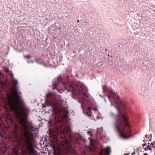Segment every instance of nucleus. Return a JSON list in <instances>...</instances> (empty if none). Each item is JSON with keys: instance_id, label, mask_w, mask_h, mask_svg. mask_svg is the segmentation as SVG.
I'll list each match as a JSON object with an SVG mask.
<instances>
[{"instance_id": "f257e3e1", "label": "nucleus", "mask_w": 155, "mask_h": 155, "mask_svg": "<svg viewBox=\"0 0 155 155\" xmlns=\"http://www.w3.org/2000/svg\"><path fill=\"white\" fill-rule=\"evenodd\" d=\"M102 88L104 93H109L110 95L106 96V97L111 103V106H113L111 97L114 100L115 103L117 106L114 105V107L116 108L118 114L115 117L114 125L116 130L119 134L120 137L124 139H128L130 138L131 131L129 128L130 127V122L128 120V116L126 112L121 113V109H124L127 108L126 106L122 101H119V98L117 94L114 93L112 89L110 87H107L105 86H103Z\"/></svg>"}, {"instance_id": "f03ea898", "label": "nucleus", "mask_w": 155, "mask_h": 155, "mask_svg": "<svg viewBox=\"0 0 155 155\" xmlns=\"http://www.w3.org/2000/svg\"><path fill=\"white\" fill-rule=\"evenodd\" d=\"M69 86L72 90L66 89L67 92L71 91L73 98L77 100L78 101H79V102H80L79 99L81 97H82L83 102L81 103L84 114L90 119H93V115L91 114V110H93L95 112H97L98 110L96 107L94 108L92 107V104L91 101L86 99H88L90 96L88 92L87 88L83 84L78 85L74 83L69 84Z\"/></svg>"}, {"instance_id": "7ed1b4c3", "label": "nucleus", "mask_w": 155, "mask_h": 155, "mask_svg": "<svg viewBox=\"0 0 155 155\" xmlns=\"http://www.w3.org/2000/svg\"><path fill=\"white\" fill-rule=\"evenodd\" d=\"M21 124L22 127L21 130L23 132V133H21L23 135L22 140L23 142V146L25 150H28L29 149L31 143V139L29 137L28 127L26 124L25 125L22 124L21 123Z\"/></svg>"}, {"instance_id": "20e7f679", "label": "nucleus", "mask_w": 155, "mask_h": 155, "mask_svg": "<svg viewBox=\"0 0 155 155\" xmlns=\"http://www.w3.org/2000/svg\"><path fill=\"white\" fill-rule=\"evenodd\" d=\"M62 78L61 77L59 76L57 78H55L53 79L52 81L53 89L54 90L55 89L58 91V92L60 93H61L62 91L59 90L58 86V83L62 82Z\"/></svg>"}, {"instance_id": "39448f33", "label": "nucleus", "mask_w": 155, "mask_h": 155, "mask_svg": "<svg viewBox=\"0 0 155 155\" xmlns=\"http://www.w3.org/2000/svg\"><path fill=\"white\" fill-rule=\"evenodd\" d=\"M101 152L99 155H109L111 152L110 148L109 146H107L106 148H103L101 150Z\"/></svg>"}, {"instance_id": "423d86ee", "label": "nucleus", "mask_w": 155, "mask_h": 155, "mask_svg": "<svg viewBox=\"0 0 155 155\" xmlns=\"http://www.w3.org/2000/svg\"><path fill=\"white\" fill-rule=\"evenodd\" d=\"M152 68V66H150L149 65H146L143 67V70H146L147 71H150Z\"/></svg>"}, {"instance_id": "0eeeda50", "label": "nucleus", "mask_w": 155, "mask_h": 155, "mask_svg": "<svg viewBox=\"0 0 155 155\" xmlns=\"http://www.w3.org/2000/svg\"><path fill=\"white\" fill-rule=\"evenodd\" d=\"M53 120L51 118H50L49 120L48 121V123L49 124V125L50 127H52L53 125Z\"/></svg>"}, {"instance_id": "6e6552de", "label": "nucleus", "mask_w": 155, "mask_h": 155, "mask_svg": "<svg viewBox=\"0 0 155 155\" xmlns=\"http://www.w3.org/2000/svg\"><path fill=\"white\" fill-rule=\"evenodd\" d=\"M35 61L36 62L40 64H42V61L41 58H36L35 59Z\"/></svg>"}, {"instance_id": "1a4fd4ad", "label": "nucleus", "mask_w": 155, "mask_h": 155, "mask_svg": "<svg viewBox=\"0 0 155 155\" xmlns=\"http://www.w3.org/2000/svg\"><path fill=\"white\" fill-rule=\"evenodd\" d=\"M143 149L145 151H147L148 150L151 151L152 150L150 144V145H148L146 147H143Z\"/></svg>"}, {"instance_id": "9d476101", "label": "nucleus", "mask_w": 155, "mask_h": 155, "mask_svg": "<svg viewBox=\"0 0 155 155\" xmlns=\"http://www.w3.org/2000/svg\"><path fill=\"white\" fill-rule=\"evenodd\" d=\"M20 94H21V92H20L19 93L16 94V97L18 98V101H19L21 100V99H22L21 98L22 96L20 95Z\"/></svg>"}, {"instance_id": "9b49d317", "label": "nucleus", "mask_w": 155, "mask_h": 155, "mask_svg": "<svg viewBox=\"0 0 155 155\" xmlns=\"http://www.w3.org/2000/svg\"><path fill=\"white\" fill-rule=\"evenodd\" d=\"M20 94H21V92H20L19 93L16 94V97L18 98V101H19L21 100V99H22L21 98L22 96L20 95Z\"/></svg>"}, {"instance_id": "f8f14e48", "label": "nucleus", "mask_w": 155, "mask_h": 155, "mask_svg": "<svg viewBox=\"0 0 155 155\" xmlns=\"http://www.w3.org/2000/svg\"><path fill=\"white\" fill-rule=\"evenodd\" d=\"M8 74H11L12 79L13 81H14L15 79L14 77L13 74L12 73V71H10L8 69Z\"/></svg>"}, {"instance_id": "ddd939ff", "label": "nucleus", "mask_w": 155, "mask_h": 155, "mask_svg": "<svg viewBox=\"0 0 155 155\" xmlns=\"http://www.w3.org/2000/svg\"><path fill=\"white\" fill-rule=\"evenodd\" d=\"M18 101L20 103L22 104V105L23 107H25V102H24V100L22 99H21V100L19 101Z\"/></svg>"}, {"instance_id": "4468645a", "label": "nucleus", "mask_w": 155, "mask_h": 155, "mask_svg": "<svg viewBox=\"0 0 155 155\" xmlns=\"http://www.w3.org/2000/svg\"><path fill=\"white\" fill-rule=\"evenodd\" d=\"M13 82L15 84V87H17V84L18 83L17 80L16 79H15L13 81Z\"/></svg>"}, {"instance_id": "2eb2a0df", "label": "nucleus", "mask_w": 155, "mask_h": 155, "mask_svg": "<svg viewBox=\"0 0 155 155\" xmlns=\"http://www.w3.org/2000/svg\"><path fill=\"white\" fill-rule=\"evenodd\" d=\"M150 144L151 146V147H152L155 148V141H153V142L151 143Z\"/></svg>"}, {"instance_id": "dca6fc26", "label": "nucleus", "mask_w": 155, "mask_h": 155, "mask_svg": "<svg viewBox=\"0 0 155 155\" xmlns=\"http://www.w3.org/2000/svg\"><path fill=\"white\" fill-rule=\"evenodd\" d=\"M107 95H104L103 96L104 97V101L105 102H106V101H107V100H106V98H108L106 96H107Z\"/></svg>"}, {"instance_id": "f3484780", "label": "nucleus", "mask_w": 155, "mask_h": 155, "mask_svg": "<svg viewBox=\"0 0 155 155\" xmlns=\"http://www.w3.org/2000/svg\"><path fill=\"white\" fill-rule=\"evenodd\" d=\"M29 115V114L28 113V112H26L25 113V117L26 118H27L28 116Z\"/></svg>"}, {"instance_id": "a211bd4d", "label": "nucleus", "mask_w": 155, "mask_h": 155, "mask_svg": "<svg viewBox=\"0 0 155 155\" xmlns=\"http://www.w3.org/2000/svg\"><path fill=\"white\" fill-rule=\"evenodd\" d=\"M31 58V56L30 55H25V58Z\"/></svg>"}, {"instance_id": "6ab92c4d", "label": "nucleus", "mask_w": 155, "mask_h": 155, "mask_svg": "<svg viewBox=\"0 0 155 155\" xmlns=\"http://www.w3.org/2000/svg\"><path fill=\"white\" fill-rule=\"evenodd\" d=\"M45 101L46 103L47 104V106H49L50 105V103L47 101V99L45 100Z\"/></svg>"}, {"instance_id": "aec40b11", "label": "nucleus", "mask_w": 155, "mask_h": 155, "mask_svg": "<svg viewBox=\"0 0 155 155\" xmlns=\"http://www.w3.org/2000/svg\"><path fill=\"white\" fill-rule=\"evenodd\" d=\"M65 113H66L67 114H68L69 113V112L68 110L65 109Z\"/></svg>"}, {"instance_id": "412c9836", "label": "nucleus", "mask_w": 155, "mask_h": 155, "mask_svg": "<svg viewBox=\"0 0 155 155\" xmlns=\"http://www.w3.org/2000/svg\"><path fill=\"white\" fill-rule=\"evenodd\" d=\"M147 145V143H143L142 144V147H143H143H145L144 146Z\"/></svg>"}, {"instance_id": "4be33fe9", "label": "nucleus", "mask_w": 155, "mask_h": 155, "mask_svg": "<svg viewBox=\"0 0 155 155\" xmlns=\"http://www.w3.org/2000/svg\"><path fill=\"white\" fill-rule=\"evenodd\" d=\"M15 93L16 94H17L19 92L18 91V89H17L15 91Z\"/></svg>"}, {"instance_id": "5701e85b", "label": "nucleus", "mask_w": 155, "mask_h": 155, "mask_svg": "<svg viewBox=\"0 0 155 155\" xmlns=\"http://www.w3.org/2000/svg\"><path fill=\"white\" fill-rule=\"evenodd\" d=\"M29 125L30 126V127H31V128H33H33H34L33 126L31 124H29Z\"/></svg>"}, {"instance_id": "b1692460", "label": "nucleus", "mask_w": 155, "mask_h": 155, "mask_svg": "<svg viewBox=\"0 0 155 155\" xmlns=\"http://www.w3.org/2000/svg\"><path fill=\"white\" fill-rule=\"evenodd\" d=\"M110 115L111 116H114V114L113 112H110Z\"/></svg>"}, {"instance_id": "393cba45", "label": "nucleus", "mask_w": 155, "mask_h": 155, "mask_svg": "<svg viewBox=\"0 0 155 155\" xmlns=\"http://www.w3.org/2000/svg\"><path fill=\"white\" fill-rule=\"evenodd\" d=\"M145 137L146 138H147L148 137L149 138V137H148V136L147 135H145Z\"/></svg>"}, {"instance_id": "a878e982", "label": "nucleus", "mask_w": 155, "mask_h": 155, "mask_svg": "<svg viewBox=\"0 0 155 155\" xmlns=\"http://www.w3.org/2000/svg\"><path fill=\"white\" fill-rule=\"evenodd\" d=\"M83 141L84 142H86L87 141V140L84 139H83Z\"/></svg>"}, {"instance_id": "bb28decb", "label": "nucleus", "mask_w": 155, "mask_h": 155, "mask_svg": "<svg viewBox=\"0 0 155 155\" xmlns=\"http://www.w3.org/2000/svg\"><path fill=\"white\" fill-rule=\"evenodd\" d=\"M135 152L134 151V152H133V153H132V155H135Z\"/></svg>"}, {"instance_id": "cd10ccee", "label": "nucleus", "mask_w": 155, "mask_h": 155, "mask_svg": "<svg viewBox=\"0 0 155 155\" xmlns=\"http://www.w3.org/2000/svg\"><path fill=\"white\" fill-rule=\"evenodd\" d=\"M31 62L32 63H34V60H31Z\"/></svg>"}, {"instance_id": "c85d7f7f", "label": "nucleus", "mask_w": 155, "mask_h": 155, "mask_svg": "<svg viewBox=\"0 0 155 155\" xmlns=\"http://www.w3.org/2000/svg\"><path fill=\"white\" fill-rule=\"evenodd\" d=\"M43 107H44V108L46 107V106L45 105L44 106V105L43 104Z\"/></svg>"}, {"instance_id": "c756f323", "label": "nucleus", "mask_w": 155, "mask_h": 155, "mask_svg": "<svg viewBox=\"0 0 155 155\" xmlns=\"http://www.w3.org/2000/svg\"><path fill=\"white\" fill-rule=\"evenodd\" d=\"M144 155H148V154H147V153H145L144 154Z\"/></svg>"}, {"instance_id": "7c9ffc66", "label": "nucleus", "mask_w": 155, "mask_h": 155, "mask_svg": "<svg viewBox=\"0 0 155 155\" xmlns=\"http://www.w3.org/2000/svg\"><path fill=\"white\" fill-rule=\"evenodd\" d=\"M99 96H100V97H103V96H101V95H100Z\"/></svg>"}, {"instance_id": "2f4dec72", "label": "nucleus", "mask_w": 155, "mask_h": 155, "mask_svg": "<svg viewBox=\"0 0 155 155\" xmlns=\"http://www.w3.org/2000/svg\"><path fill=\"white\" fill-rule=\"evenodd\" d=\"M145 141H145V139L143 140V141L144 142H145Z\"/></svg>"}, {"instance_id": "473e14b6", "label": "nucleus", "mask_w": 155, "mask_h": 155, "mask_svg": "<svg viewBox=\"0 0 155 155\" xmlns=\"http://www.w3.org/2000/svg\"><path fill=\"white\" fill-rule=\"evenodd\" d=\"M150 143H148V145H150Z\"/></svg>"}, {"instance_id": "72a5a7b5", "label": "nucleus", "mask_w": 155, "mask_h": 155, "mask_svg": "<svg viewBox=\"0 0 155 155\" xmlns=\"http://www.w3.org/2000/svg\"><path fill=\"white\" fill-rule=\"evenodd\" d=\"M27 62H28V63H30V61H28Z\"/></svg>"}, {"instance_id": "f704fd0d", "label": "nucleus", "mask_w": 155, "mask_h": 155, "mask_svg": "<svg viewBox=\"0 0 155 155\" xmlns=\"http://www.w3.org/2000/svg\"><path fill=\"white\" fill-rule=\"evenodd\" d=\"M76 76L77 77H78V76L77 74L76 75Z\"/></svg>"}, {"instance_id": "c9c22d12", "label": "nucleus", "mask_w": 155, "mask_h": 155, "mask_svg": "<svg viewBox=\"0 0 155 155\" xmlns=\"http://www.w3.org/2000/svg\"><path fill=\"white\" fill-rule=\"evenodd\" d=\"M77 22H79V20H77Z\"/></svg>"}, {"instance_id": "e433bc0d", "label": "nucleus", "mask_w": 155, "mask_h": 155, "mask_svg": "<svg viewBox=\"0 0 155 155\" xmlns=\"http://www.w3.org/2000/svg\"><path fill=\"white\" fill-rule=\"evenodd\" d=\"M19 119L21 120V121H22L21 120V119L20 118H19Z\"/></svg>"}, {"instance_id": "4c0bfd02", "label": "nucleus", "mask_w": 155, "mask_h": 155, "mask_svg": "<svg viewBox=\"0 0 155 155\" xmlns=\"http://www.w3.org/2000/svg\"><path fill=\"white\" fill-rule=\"evenodd\" d=\"M88 133H90V131H89L88 132Z\"/></svg>"}, {"instance_id": "58836bf2", "label": "nucleus", "mask_w": 155, "mask_h": 155, "mask_svg": "<svg viewBox=\"0 0 155 155\" xmlns=\"http://www.w3.org/2000/svg\"><path fill=\"white\" fill-rule=\"evenodd\" d=\"M54 148H55V145H54Z\"/></svg>"}, {"instance_id": "ea45409f", "label": "nucleus", "mask_w": 155, "mask_h": 155, "mask_svg": "<svg viewBox=\"0 0 155 155\" xmlns=\"http://www.w3.org/2000/svg\"><path fill=\"white\" fill-rule=\"evenodd\" d=\"M47 96H48V94H47V95H46V97H47Z\"/></svg>"}, {"instance_id": "a19ab883", "label": "nucleus", "mask_w": 155, "mask_h": 155, "mask_svg": "<svg viewBox=\"0 0 155 155\" xmlns=\"http://www.w3.org/2000/svg\"><path fill=\"white\" fill-rule=\"evenodd\" d=\"M150 135H151V137H152V134H150Z\"/></svg>"}, {"instance_id": "79ce46f5", "label": "nucleus", "mask_w": 155, "mask_h": 155, "mask_svg": "<svg viewBox=\"0 0 155 155\" xmlns=\"http://www.w3.org/2000/svg\"><path fill=\"white\" fill-rule=\"evenodd\" d=\"M151 140V139H150V140H149V141H150Z\"/></svg>"}, {"instance_id": "37998d69", "label": "nucleus", "mask_w": 155, "mask_h": 155, "mask_svg": "<svg viewBox=\"0 0 155 155\" xmlns=\"http://www.w3.org/2000/svg\"><path fill=\"white\" fill-rule=\"evenodd\" d=\"M75 51H74L73 52H74V53H75Z\"/></svg>"}, {"instance_id": "c03bdc74", "label": "nucleus", "mask_w": 155, "mask_h": 155, "mask_svg": "<svg viewBox=\"0 0 155 155\" xmlns=\"http://www.w3.org/2000/svg\"><path fill=\"white\" fill-rule=\"evenodd\" d=\"M126 153H125V155H126Z\"/></svg>"}]
</instances>
